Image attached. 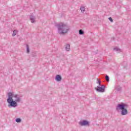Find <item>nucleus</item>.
<instances>
[{"mask_svg": "<svg viewBox=\"0 0 131 131\" xmlns=\"http://www.w3.org/2000/svg\"><path fill=\"white\" fill-rule=\"evenodd\" d=\"M8 98H7V103H8L9 108H15L18 106V103L21 102V98L19 95L14 94L12 92L8 93Z\"/></svg>", "mask_w": 131, "mask_h": 131, "instance_id": "1", "label": "nucleus"}, {"mask_svg": "<svg viewBox=\"0 0 131 131\" xmlns=\"http://www.w3.org/2000/svg\"><path fill=\"white\" fill-rule=\"evenodd\" d=\"M58 29V32L60 35H64L66 33H67L69 31V27L67 25L60 23L56 25Z\"/></svg>", "mask_w": 131, "mask_h": 131, "instance_id": "2", "label": "nucleus"}, {"mask_svg": "<svg viewBox=\"0 0 131 131\" xmlns=\"http://www.w3.org/2000/svg\"><path fill=\"white\" fill-rule=\"evenodd\" d=\"M128 107L127 103L121 102L117 105L116 110H121V115H127L128 114V112L127 111Z\"/></svg>", "mask_w": 131, "mask_h": 131, "instance_id": "3", "label": "nucleus"}, {"mask_svg": "<svg viewBox=\"0 0 131 131\" xmlns=\"http://www.w3.org/2000/svg\"><path fill=\"white\" fill-rule=\"evenodd\" d=\"M105 88H106V86L104 85H100V86H97V88H95L96 91L97 92H99V93H104L105 92Z\"/></svg>", "mask_w": 131, "mask_h": 131, "instance_id": "4", "label": "nucleus"}, {"mask_svg": "<svg viewBox=\"0 0 131 131\" xmlns=\"http://www.w3.org/2000/svg\"><path fill=\"white\" fill-rule=\"evenodd\" d=\"M79 124L81 126H84L85 125H88V126H90V122L88 121L87 120H83L82 121H80L79 122Z\"/></svg>", "mask_w": 131, "mask_h": 131, "instance_id": "5", "label": "nucleus"}, {"mask_svg": "<svg viewBox=\"0 0 131 131\" xmlns=\"http://www.w3.org/2000/svg\"><path fill=\"white\" fill-rule=\"evenodd\" d=\"M30 20L31 21L32 23H35V16H34V15H30Z\"/></svg>", "mask_w": 131, "mask_h": 131, "instance_id": "6", "label": "nucleus"}, {"mask_svg": "<svg viewBox=\"0 0 131 131\" xmlns=\"http://www.w3.org/2000/svg\"><path fill=\"white\" fill-rule=\"evenodd\" d=\"M55 80L57 81H61V80H62V77H61L60 75H57L55 77Z\"/></svg>", "mask_w": 131, "mask_h": 131, "instance_id": "7", "label": "nucleus"}, {"mask_svg": "<svg viewBox=\"0 0 131 131\" xmlns=\"http://www.w3.org/2000/svg\"><path fill=\"white\" fill-rule=\"evenodd\" d=\"M66 50L67 52H69V51H70V45L69 43L66 45Z\"/></svg>", "mask_w": 131, "mask_h": 131, "instance_id": "8", "label": "nucleus"}, {"mask_svg": "<svg viewBox=\"0 0 131 131\" xmlns=\"http://www.w3.org/2000/svg\"><path fill=\"white\" fill-rule=\"evenodd\" d=\"M122 88L120 86H117L115 87V90L117 91V92H120Z\"/></svg>", "mask_w": 131, "mask_h": 131, "instance_id": "9", "label": "nucleus"}, {"mask_svg": "<svg viewBox=\"0 0 131 131\" xmlns=\"http://www.w3.org/2000/svg\"><path fill=\"white\" fill-rule=\"evenodd\" d=\"M15 121H16V122H17V123L21 122V118H16L15 120Z\"/></svg>", "mask_w": 131, "mask_h": 131, "instance_id": "10", "label": "nucleus"}, {"mask_svg": "<svg viewBox=\"0 0 131 131\" xmlns=\"http://www.w3.org/2000/svg\"><path fill=\"white\" fill-rule=\"evenodd\" d=\"M84 32L82 30H79V34L80 35H82V34H84Z\"/></svg>", "mask_w": 131, "mask_h": 131, "instance_id": "11", "label": "nucleus"}, {"mask_svg": "<svg viewBox=\"0 0 131 131\" xmlns=\"http://www.w3.org/2000/svg\"><path fill=\"white\" fill-rule=\"evenodd\" d=\"M17 33V30H14L13 32L12 36H15Z\"/></svg>", "mask_w": 131, "mask_h": 131, "instance_id": "12", "label": "nucleus"}, {"mask_svg": "<svg viewBox=\"0 0 131 131\" xmlns=\"http://www.w3.org/2000/svg\"><path fill=\"white\" fill-rule=\"evenodd\" d=\"M80 10L82 12H83H83H84V11H85V9L84 8V7H80Z\"/></svg>", "mask_w": 131, "mask_h": 131, "instance_id": "13", "label": "nucleus"}, {"mask_svg": "<svg viewBox=\"0 0 131 131\" xmlns=\"http://www.w3.org/2000/svg\"><path fill=\"white\" fill-rule=\"evenodd\" d=\"M30 52V51L29 50V46H28V45H27V53H28V54H29V53Z\"/></svg>", "mask_w": 131, "mask_h": 131, "instance_id": "14", "label": "nucleus"}, {"mask_svg": "<svg viewBox=\"0 0 131 131\" xmlns=\"http://www.w3.org/2000/svg\"><path fill=\"white\" fill-rule=\"evenodd\" d=\"M105 80H106V81H107V82H108V81L110 80L109 76H108V75L105 76Z\"/></svg>", "mask_w": 131, "mask_h": 131, "instance_id": "15", "label": "nucleus"}, {"mask_svg": "<svg viewBox=\"0 0 131 131\" xmlns=\"http://www.w3.org/2000/svg\"><path fill=\"white\" fill-rule=\"evenodd\" d=\"M114 51H116V52H120V49L117 48H114Z\"/></svg>", "mask_w": 131, "mask_h": 131, "instance_id": "16", "label": "nucleus"}, {"mask_svg": "<svg viewBox=\"0 0 131 131\" xmlns=\"http://www.w3.org/2000/svg\"><path fill=\"white\" fill-rule=\"evenodd\" d=\"M108 20H110L111 22H113V19H112V17H109Z\"/></svg>", "mask_w": 131, "mask_h": 131, "instance_id": "17", "label": "nucleus"}, {"mask_svg": "<svg viewBox=\"0 0 131 131\" xmlns=\"http://www.w3.org/2000/svg\"><path fill=\"white\" fill-rule=\"evenodd\" d=\"M98 84H99V86H101V81L100 80H98L97 81Z\"/></svg>", "mask_w": 131, "mask_h": 131, "instance_id": "18", "label": "nucleus"}]
</instances>
